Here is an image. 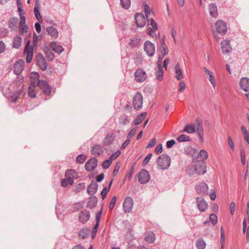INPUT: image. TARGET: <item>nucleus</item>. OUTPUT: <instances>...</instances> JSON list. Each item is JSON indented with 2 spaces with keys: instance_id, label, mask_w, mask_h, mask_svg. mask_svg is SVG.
Instances as JSON below:
<instances>
[{
  "instance_id": "obj_1",
  "label": "nucleus",
  "mask_w": 249,
  "mask_h": 249,
  "mask_svg": "<svg viewBox=\"0 0 249 249\" xmlns=\"http://www.w3.org/2000/svg\"><path fill=\"white\" fill-rule=\"evenodd\" d=\"M156 163L159 169L164 170L169 168L171 164V158L166 154H162L157 160Z\"/></svg>"
},
{
  "instance_id": "obj_2",
  "label": "nucleus",
  "mask_w": 249,
  "mask_h": 249,
  "mask_svg": "<svg viewBox=\"0 0 249 249\" xmlns=\"http://www.w3.org/2000/svg\"><path fill=\"white\" fill-rule=\"evenodd\" d=\"M34 46L30 45V41L28 40L25 46L24 53L26 55V62L30 63L33 59Z\"/></svg>"
},
{
  "instance_id": "obj_3",
  "label": "nucleus",
  "mask_w": 249,
  "mask_h": 249,
  "mask_svg": "<svg viewBox=\"0 0 249 249\" xmlns=\"http://www.w3.org/2000/svg\"><path fill=\"white\" fill-rule=\"evenodd\" d=\"M143 104V97L140 92H137L133 97V105L137 110L142 109Z\"/></svg>"
},
{
  "instance_id": "obj_4",
  "label": "nucleus",
  "mask_w": 249,
  "mask_h": 249,
  "mask_svg": "<svg viewBox=\"0 0 249 249\" xmlns=\"http://www.w3.org/2000/svg\"><path fill=\"white\" fill-rule=\"evenodd\" d=\"M147 77V74L142 69H138L134 73V79L138 83L143 82Z\"/></svg>"
},
{
  "instance_id": "obj_5",
  "label": "nucleus",
  "mask_w": 249,
  "mask_h": 249,
  "mask_svg": "<svg viewBox=\"0 0 249 249\" xmlns=\"http://www.w3.org/2000/svg\"><path fill=\"white\" fill-rule=\"evenodd\" d=\"M138 178L141 184H145L149 181L150 177L149 172L146 170L142 169L138 173Z\"/></svg>"
},
{
  "instance_id": "obj_6",
  "label": "nucleus",
  "mask_w": 249,
  "mask_h": 249,
  "mask_svg": "<svg viewBox=\"0 0 249 249\" xmlns=\"http://www.w3.org/2000/svg\"><path fill=\"white\" fill-rule=\"evenodd\" d=\"M206 164L203 161H197L195 162L194 169L198 175H203L206 172Z\"/></svg>"
},
{
  "instance_id": "obj_7",
  "label": "nucleus",
  "mask_w": 249,
  "mask_h": 249,
  "mask_svg": "<svg viewBox=\"0 0 249 249\" xmlns=\"http://www.w3.org/2000/svg\"><path fill=\"white\" fill-rule=\"evenodd\" d=\"M123 210L125 213H129L132 211L133 206V200L129 196L126 197L123 202Z\"/></svg>"
},
{
  "instance_id": "obj_8",
  "label": "nucleus",
  "mask_w": 249,
  "mask_h": 249,
  "mask_svg": "<svg viewBox=\"0 0 249 249\" xmlns=\"http://www.w3.org/2000/svg\"><path fill=\"white\" fill-rule=\"evenodd\" d=\"M144 50L146 54L150 57L153 56L155 53V45L150 41L147 40L144 44Z\"/></svg>"
},
{
  "instance_id": "obj_9",
  "label": "nucleus",
  "mask_w": 249,
  "mask_h": 249,
  "mask_svg": "<svg viewBox=\"0 0 249 249\" xmlns=\"http://www.w3.org/2000/svg\"><path fill=\"white\" fill-rule=\"evenodd\" d=\"M215 27L217 32L221 35L226 34L227 31L226 23L222 20H218L215 22Z\"/></svg>"
},
{
  "instance_id": "obj_10",
  "label": "nucleus",
  "mask_w": 249,
  "mask_h": 249,
  "mask_svg": "<svg viewBox=\"0 0 249 249\" xmlns=\"http://www.w3.org/2000/svg\"><path fill=\"white\" fill-rule=\"evenodd\" d=\"M196 206L197 209L201 212H205L208 208V205L204 199L201 197H197L196 198Z\"/></svg>"
},
{
  "instance_id": "obj_11",
  "label": "nucleus",
  "mask_w": 249,
  "mask_h": 249,
  "mask_svg": "<svg viewBox=\"0 0 249 249\" xmlns=\"http://www.w3.org/2000/svg\"><path fill=\"white\" fill-rule=\"evenodd\" d=\"M98 160L95 158L89 159L85 164V169L88 171H93L97 165Z\"/></svg>"
},
{
  "instance_id": "obj_12",
  "label": "nucleus",
  "mask_w": 249,
  "mask_h": 249,
  "mask_svg": "<svg viewBox=\"0 0 249 249\" xmlns=\"http://www.w3.org/2000/svg\"><path fill=\"white\" fill-rule=\"evenodd\" d=\"M90 216V215L89 212L87 210L85 209L80 212L78 215V219L81 223L85 224L89 221Z\"/></svg>"
},
{
  "instance_id": "obj_13",
  "label": "nucleus",
  "mask_w": 249,
  "mask_h": 249,
  "mask_svg": "<svg viewBox=\"0 0 249 249\" xmlns=\"http://www.w3.org/2000/svg\"><path fill=\"white\" fill-rule=\"evenodd\" d=\"M221 48L222 53L224 54H229L232 51L230 41L228 39L223 40L221 43Z\"/></svg>"
},
{
  "instance_id": "obj_14",
  "label": "nucleus",
  "mask_w": 249,
  "mask_h": 249,
  "mask_svg": "<svg viewBox=\"0 0 249 249\" xmlns=\"http://www.w3.org/2000/svg\"><path fill=\"white\" fill-rule=\"evenodd\" d=\"M196 190L198 194L206 195L208 193V186L205 182H200L196 186Z\"/></svg>"
},
{
  "instance_id": "obj_15",
  "label": "nucleus",
  "mask_w": 249,
  "mask_h": 249,
  "mask_svg": "<svg viewBox=\"0 0 249 249\" xmlns=\"http://www.w3.org/2000/svg\"><path fill=\"white\" fill-rule=\"evenodd\" d=\"M135 19L138 27L142 28L145 25V18L143 14L137 13L135 16Z\"/></svg>"
},
{
  "instance_id": "obj_16",
  "label": "nucleus",
  "mask_w": 249,
  "mask_h": 249,
  "mask_svg": "<svg viewBox=\"0 0 249 249\" xmlns=\"http://www.w3.org/2000/svg\"><path fill=\"white\" fill-rule=\"evenodd\" d=\"M37 86L40 88L42 91L49 94L51 92V89L49 84L44 80H39L37 82Z\"/></svg>"
},
{
  "instance_id": "obj_17",
  "label": "nucleus",
  "mask_w": 249,
  "mask_h": 249,
  "mask_svg": "<svg viewBox=\"0 0 249 249\" xmlns=\"http://www.w3.org/2000/svg\"><path fill=\"white\" fill-rule=\"evenodd\" d=\"M104 149L99 144L94 145L91 149V153L94 157H99L104 153Z\"/></svg>"
},
{
  "instance_id": "obj_18",
  "label": "nucleus",
  "mask_w": 249,
  "mask_h": 249,
  "mask_svg": "<svg viewBox=\"0 0 249 249\" xmlns=\"http://www.w3.org/2000/svg\"><path fill=\"white\" fill-rule=\"evenodd\" d=\"M36 61L40 69L42 71H45L47 67V63L41 54H38L36 56Z\"/></svg>"
},
{
  "instance_id": "obj_19",
  "label": "nucleus",
  "mask_w": 249,
  "mask_h": 249,
  "mask_svg": "<svg viewBox=\"0 0 249 249\" xmlns=\"http://www.w3.org/2000/svg\"><path fill=\"white\" fill-rule=\"evenodd\" d=\"M24 66V61L20 59H18L15 64L14 72L16 74H19L23 70Z\"/></svg>"
},
{
  "instance_id": "obj_20",
  "label": "nucleus",
  "mask_w": 249,
  "mask_h": 249,
  "mask_svg": "<svg viewBox=\"0 0 249 249\" xmlns=\"http://www.w3.org/2000/svg\"><path fill=\"white\" fill-rule=\"evenodd\" d=\"M240 88L245 92H249V78L242 77L239 82Z\"/></svg>"
},
{
  "instance_id": "obj_21",
  "label": "nucleus",
  "mask_w": 249,
  "mask_h": 249,
  "mask_svg": "<svg viewBox=\"0 0 249 249\" xmlns=\"http://www.w3.org/2000/svg\"><path fill=\"white\" fill-rule=\"evenodd\" d=\"M204 70L207 76V77H208L209 80L211 82V83L213 86V88L214 89L216 87V82H215V78L214 77L213 73L212 71H211L208 70L206 67H204Z\"/></svg>"
},
{
  "instance_id": "obj_22",
  "label": "nucleus",
  "mask_w": 249,
  "mask_h": 249,
  "mask_svg": "<svg viewBox=\"0 0 249 249\" xmlns=\"http://www.w3.org/2000/svg\"><path fill=\"white\" fill-rule=\"evenodd\" d=\"M98 186V184L92 181L87 188V192L89 195H93L95 194L97 192Z\"/></svg>"
},
{
  "instance_id": "obj_23",
  "label": "nucleus",
  "mask_w": 249,
  "mask_h": 249,
  "mask_svg": "<svg viewBox=\"0 0 249 249\" xmlns=\"http://www.w3.org/2000/svg\"><path fill=\"white\" fill-rule=\"evenodd\" d=\"M18 19L16 17L11 18L8 22L9 28L12 31H15L17 29V25L18 23Z\"/></svg>"
},
{
  "instance_id": "obj_24",
  "label": "nucleus",
  "mask_w": 249,
  "mask_h": 249,
  "mask_svg": "<svg viewBox=\"0 0 249 249\" xmlns=\"http://www.w3.org/2000/svg\"><path fill=\"white\" fill-rule=\"evenodd\" d=\"M46 31L53 38H56L58 36V32L57 29L53 26L48 27L46 28Z\"/></svg>"
},
{
  "instance_id": "obj_25",
  "label": "nucleus",
  "mask_w": 249,
  "mask_h": 249,
  "mask_svg": "<svg viewBox=\"0 0 249 249\" xmlns=\"http://www.w3.org/2000/svg\"><path fill=\"white\" fill-rule=\"evenodd\" d=\"M209 11L210 16L213 18H216L218 16V10L215 3H211L209 7Z\"/></svg>"
},
{
  "instance_id": "obj_26",
  "label": "nucleus",
  "mask_w": 249,
  "mask_h": 249,
  "mask_svg": "<svg viewBox=\"0 0 249 249\" xmlns=\"http://www.w3.org/2000/svg\"><path fill=\"white\" fill-rule=\"evenodd\" d=\"M51 49L58 54H60L64 51L63 48L60 45H58L56 42L53 41L50 44Z\"/></svg>"
},
{
  "instance_id": "obj_27",
  "label": "nucleus",
  "mask_w": 249,
  "mask_h": 249,
  "mask_svg": "<svg viewBox=\"0 0 249 249\" xmlns=\"http://www.w3.org/2000/svg\"><path fill=\"white\" fill-rule=\"evenodd\" d=\"M155 234L152 231H148L145 233L144 240L148 243H153L155 240Z\"/></svg>"
},
{
  "instance_id": "obj_28",
  "label": "nucleus",
  "mask_w": 249,
  "mask_h": 249,
  "mask_svg": "<svg viewBox=\"0 0 249 249\" xmlns=\"http://www.w3.org/2000/svg\"><path fill=\"white\" fill-rule=\"evenodd\" d=\"M97 201V198L95 196H90L89 197L87 207L89 209H93L96 206Z\"/></svg>"
},
{
  "instance_id": "obj_29",
  "label": "nucleus",
  "mask_w": 249,
  "mask_h": 249,
  "mask_svg": "<svg viewBox=\"0 0 249 249\" xmlns=\"http://www.w3.org/2000/svg\"><path fill=\"white\" fill-rule=\"evenodd\" d=\"M155 75L156 79L159 81H161L163 80V70L162 66H157L155 70Z\"/></svg>"
},
{
  "instance_id": "obj_30",
  "label": "nucleus",
  "mask_w": 249,
  "mask_h": 249,
  "mask_svg": "<svg viewBox=\"0 0 249 249\" xmlns=\"http://www.w3.org/2000/svg\"><path fill=\"white\" fill-rule=\"evenodd\" d=\"M141 39L138 36H135L130 39L128 43L129 46L132 48L138 47L140 43Z\"/></svg>"
},
{
  "instance_id": "obj_31",
  "label": "nucleus",
  "mask_w": 249,
  "mask_h": 249,
  "mask_svg": "<svg viewBox=\"0 0 249 249\" xmlns=\"http://www.w3.org/2000/svg\"><path fill=\"white\" fill-rule=\"evenodd\" d=\"M175 72L176 74V78L178 80H180L183 78L182 70L180 68V65L178 63L175 67Z\"/></svg>"
},
{
  "instance_id": "obj_32",
  "label": "nucleus",
  "mask_w": 249,
  "mask_h": 249,
  "mask_svg": "<svg viewBox=\"0 0 249 249\" xmlns=\"http://www.w3.org/2000/svg\"><path fill=\"white\" fill-rule=\"evenodd\" d=\"M19 29L21 33H27L28 30V27L26 25V18H21L19 22Z\"/></svg>"
},
{
  "instance_id": "obj_33",
  "label": "nucleus",
  "mask_w": 249,
  "mask_h": 249,
  "mask_svg": "<svg viewBox=\"0 0 249 249\" xmlns=\"http://www.w3.org/2000/svg\"><path fill=\"white\" fill-rule=\"evenodd\" d=\"M36 82L32 81L31 86L29 87L28 95L31 98H35L36 96V92L35 91Z\"/></svg>"
},
{
  "instance_id": "obj_34",
  "label": "nucleus",
  "mask_w": 249,
  "mask_h": 249,
  "mask_svg": "<svg viewBox=\"0 0 249 249\" xmlns=\"http://www.w3.org/2000/svg\"><path fill=\"white\" fill-rule=\"evenodd\" d=\"M74 183V180L71 177H66L61 180V185L63 187H66L68 185H71Z\"/></svg>"
},
{
  "instance_id": "obj_35",
  "label": "nucleus",
  "mask_w": 249,
  "mask_h": 249,
  "mask_svg": "<svg viewBox=\"0 0 249 249\" xmlns=\"http://www.w3.org/2000/svg\"><path fill=\"white\" fill-rule=\"evenodd\" d=\"M90 233V230L87 228H83L81 229L79 232V236L83 239L88 237Z\"/></svg>"
},
{
  "instance_id": "obj_36",
  "label": "nucleus",
  "mask_w": 249,
  "mask_h": 249,
  "mask_svg": "<svg viewBox=\"0 0 249 249\" xmlns=\"http://www.w3.org/2000/svg\"><path fill=\"white\" fill-rule=\"evenodd\" d=\"M146 112H142L139 114L136 118L134 120L133 123L134 125H138L141 124L142 121L144 119V118L146 116Z\"/></svg>"
},
{
  "instance_id": "obj_37",
  "label": "nucleus",
  "mask_w": 249,
  "mask_h": 249,
  "mask_svg": "<svg viewBox=\"0 0 249 249\" xmlns=\"http://www.w3.org/2000/svg\"><path fill=\"white\" fill-rule=\"evenodd\" d=\"M22 92V89H19L17 91H15L10 97L11 102L13 103H16L19 97L21 95Z\"/></svg>"
},
{
  "instance_id": "obj_38",
  "label": "nucleus",
  "mask_w": 249,
  "mask_h": 249,
  "mask_svg": "<svg viewBox=\"0 0 249 249\" xmlns=\"http://www.w3.org/2000/svg\"><path fill=\"white\" fill-rule=\"evenodd\" d=\"M182 132H186L190 134L196 132V126L195 124H186Z\"/></svg>"
},
{
  "instance_id": "obj_39",
  "label": "nucleus",
  "mask_w": 249,
  "mask_h": 249,
  "mask_svg": "<svg viewBox=\"0 0 249 249\" xmlns=\"http://www.w3.org/2000/svg\"><path fill=\"white\" fill-rule=\"evenodd\" d=\"M22 42L21 38L18 36H16L14 38L13 47L16 49H19L21 46Z\"/></svg>"
},
{
  "instance_id": "obj_40",
  "label": "nucleus",
  "mask_w": 249,
  "mask_h": 249,
  "mask_svg": "<svg viewBox=\"0 0 249 249\" xmlns=\"http://www.w3.org/2000/svg\"><path fill=\"white\" fill-rule=\"evenodd\" d=\"M206 245L205 242L202 238L198 239L196 242V247L197 249H205Z\"/></svg>"
},
{
  "instance_id": "obj_41",
  "label": "nucleus",
  "mask_w": 249,
  "mask_h": 249,
  "mask_svg": "<svg viewBox=\"0 0 249 249\" xmlns=\"http://www.w3.org/2000/svg\"><path fill=\"white\" fill-rule=\"evenodd\" d=\"M66 177H71L73 179L74 178H77V173L73 169H67L65 172Z\"/></svg>"
},
{
  "instance_id": "obj_42",
  "label": "nucleus",
  "mask_w": 249,
  "mask_h": 249,
  "mask_svg": "<svg viewBox=\"0 0 249 249\" xmlns=\"http://www.w3.org/2000/svg\"><path fill=\"white\" fill-rule=\"evenodd\" d=\"M120 4L122 8L124 9H128L131 5L130 0H120Z\"/></svg>"
},
{
  "instance_id": "obj_43",
  "label": "nucleus",
  "mask_w": 249,
  "mask_h": 249,
  "mask_svg": "<svg viewBox=\"0 0 249 249\" xmlns=\"http://www.w3.org/2000/svg\"><path fill=\"white\" fill-rule=\"evenodd\" d=\"M177 140L179 142H189L191 140L190 137L185 134L179 136Z\"/></svg>"
},
{
  "instance_id": "obj_44",
  "label": "nucleus",
  "mask_w": 249,
  "mask_h": 249,
  "mask_svg": "<svg viewBox=\"0 0 249 249\" xmlns=\"http://www.w3.org/2000/svg\"><path fill=\"white\" fill-rule=\"evenodd\" d=\"M113 139L112 136L111 135H107L106 136V137L104 139L103 142L104 144L108 145L112 143L113 142Z\"/></svg>"
},
{
  "instance_id": "obj_45",
  "label": "nucleus",
  "mask_w": 249,
  "mask_h": 249,
  "mask_svg": "<svg viewBox=\"0 0 249 249\" xmlns=\"http://www.w3.org/2000/svg\"><path fill=\"white\" fill-rule=\"evenodd\" d=\"M196 131L198 134H204V131L203 128V125L202 122H200L198 120H196Z\"/></svg>"
},
{
  "instance_id": "obj_46",
  "label": "nucleus",
  "mask_w": 249,
  "mask_h": 249,
  "mask_svg": "<svg viewBox=\"0 0 249 249\" xmlns=\"http://www.w3.org/2000/svg\"><path fill=\"white\" fill-rule=\"evenodd\" d=\"M129 122L130 119H129L128 117L127 116L124 115L120 118L119 123L124 125H125L128 124Z\"/></svg>"
},
{
  "instance_id": "obj_47",
  "label": "nucleus",
  "mask_w": 249,
  "mask_h": 249,
  "mask_svg": "<svg viewBox=\"0 0 249 249\" xmlns=\"http://www.w3.org/2000/svg\"><path fill=\"white\" fill-rule=\"evenodd\" d=\"M112 183V180L109 183L108 188H107V187H105L102 190V191L101 193V195L102 196L103 199H104L106 198V197L107 196V192L109 191V188L111 187Z\"/></svg>"
},
{
  "instance_id": "obj_48",
  "label": "nucleus",
  "mask_w": 249,
  "mask_h": 249,
  "mask_svg": "<svg viewBox=\"0 0 249 249\" xmlns=\"http://www.w3.org/2000/svg\"><path fill=\"white\" fill-rule=\"evenodd\" d=\"M135 166H136L135 163H133L131 165L128 173L126 175V178H127L129 180H130L131 179L132 176L133 174V172H134L135 168Z\"/></svg>"
},
{
  "instance_id": "obj_49",
  "label": "nucleus",
  "mask_w": 249,
  "mask_h": 249,
  "mask_svg": "<svg viewBox=\"0 0 249 249\" xmlns=\"http://www.w3.org/2000/svg\"><path fill=\"white\" fill-rule=\"evenodd\" d=\"M34 10L35 15L36 19L38 20V21L39 22H42V19L41 16L40 14L38 8L35 6L34 7Z\"/></svg>"
},
{
  "instance_id": "obj_50",
  "label": "nucleus",
  "mask_w": 249,
  "mask_h": 249,
  "mask_svg": "<svg viewBox=\"0 0 249 249\" xmlns=\"http://www.w3.org/2000/svg\"><path fill=\"white\" fill-rule=\"evenodd\" d=\"M208 157V154L207 151L205 150L202 149L199 152V157L203 160H206Z\"/></svg>"
},
{
  "instance_id": "obj_51",
  "label": "nucleus",
  "mask_w": 249,
  "mask_h": 249,
  "mask_svg": "<svg viewBox=\"0 0 249 249\" xmlns=\"http://www.w3.org/2000/svg\"><path fill=\"white\" fill-rule=\"evenodd\" d=\"M86 159V157L83 154L78 155L76 159L77 162L83 163Z\"/></svg>"
},
{
  "instance_id": "obj_52",
  "label": "nucleus",
  "mask_w": 249,
  "mask_h": 249,
  "mask_svg": "<svg viewBox=\"0 0 249 249\" xmlns=\"http://www.w3.org/2000/svg\"><path fill=\"white\" fill-rule=\"evenodd\" d=\"M161 47H162L163 50V56H165L168 53V49L166 46L165 45L164 41L163 40L161 41Z\"/></svg>"
},
{
  "instance_id": "obj_53",
  "label": "nucleus",
  "mask_w": 249,
  "mask_h": 249,
  "mask_svg": "<svg viewBox=\"0 0 249 249\" xmlns=\"http://www.w3.org/2000/svg\"><path fill=\"white\" fill-rule=\"evenodd\" d=\"M209 219H210V221L212 223H213V225L216 224L217 222V216L214 213H212L211 214H210Z\"/></svg>"
},
{
  "instance_id": "obj_54",
  "label": "nucleus",
  "mask_w": 249,
  "mask_h": 249,
  "mask_svg": "<svg viewBox=\"0 0 249 249\" xmlns=\"http://www.w3.org/2000/svg\"><path fill=\"white\" fill-rule=\"evenodd\" d=\"M137 128H138L137 127H135L133 128L130 131L129 133L128 134L127 136V138H128L129 140L131 138H132L134 136V135L135 134V133H136V132L137 131Z\"/></svg>"
},
{
  "instance_id": "obj_55",
  "label": "nucleus",
  "mask_w": 249,
  "mask_h": 249,
  "mask_svg": "<svg viewBox=\"0 0 249 249\" xmlns=\"http://www.w3.org/2000/svg\"><path fill=\"white\" fill-rule=\"evenodd\" d=\"M18 11L20 19H21L22 17H23V18H26V17L23 15V14L25 13L23 11L22 5H18Z\"/></svg>"
},
{
  "instance_id": "obj_56",
  "label": "nucleus",
  "mask_w": 249,
  "mask_h": 249,
  "mask_svg": "<svg viewBox=\"0 0 249 249\" xmlns=\"http://www.w3.org/2000/svg\"><path fill=\"white\" fill-rule=\"evenodd\" d=\"M85 187V183L83 182L78 183L76 186L75 191L77 192H80L82 190H83Z\"/></svg>"
},
{
  "instance_id": "obj_57",
  "label": "nucleus",
  "mask_w": 249,
  "mask_h": 249,
  "mask_svg": "<svg viewBox=\"0 0 249 249\" xmlns=\"http://www.w3.org/2000/svg\"><path fill=\"white\" fill-rule=\"evenodd\" d=\"M179 89H178V92H183L186 88L185 83L183 81H180L178 84Z\"/></svg>"
},
{
  "instance_id": "obj_58",
  "label": "nucleus",
  "mask_w": 249,
  "mask_h": 249,
  "mask_svg": "<svg viewBox=\"0 0 249 249\" xmlns=\"http://www.w3.org/2000/svg\"><path fill=\"white\" fill-rule=\"evenodd\" d=\"M120 154H121V151H119V150H118L115 153H114V154H112L110 156L109 159L110 160H111V161H112V160H115L116 159H117L119 156V155Z\"/></svg>"
},
{
  "instance_id": "obj_59",
  "label": "nucleus",
  "mask_w": 249,
  "mask_h": 249,
  "mask_svg": "<svg viewBox=\"0 0 249 249\" xmlns=\"http://www.w3.org/2000/svg\"><path fill=\"white\" fill-rule=\"evenodd\" d=\"M152 157V153L148 154L146 156V157L144 158V159L143 160V162H142V165L143 166H145L146 164H147Z\"/></svg>"
},
{
  "instance_id": "obj_60",
  "label": "nucleus",
  "mask_w": 249,
  "mask_h": 249,
  "mask_svg": "<svg viewBox=\"0 0 249 249\" xmlns=\"http://www.w3.org/2000/svg\"><path fill=\"white\" fill-rule=\"evenodd\" d=\"M112 161L109 159L105 160L102 164V167L104 169L108 168L111 165Z\"/></svg>"
},
{
  "instance_id": "obj_61",
  "label": "nucleus",
  "mask_w": 249,
  "mask_h": 249,
  "mask_svg": "<svg viewBox=\"0 0 249 249\" xmlns=\"http://www.w3.org/2000/svg\"><path fill=\"white\" fill-rule=\"evenodd\" d=\"M228 144H229V146L230 147L232 151H234L235 149L234 143L230 136H229L228 137Z\"/></svg>"
},
{
  "instance_id": "obj_62",
  "label": "nucleus",
  "mask_w": 249,
  "mask_h": 249,
  "mask_svg": "<svg viewBox=\"0 0 249 249\" xmlns=\"http://www.w3.org/2000/svg\"><path fill=\"white\" fill-rule=\"evenodd\" d=\"M116 196H114L112 198L111 201L110 202V204L109 205V208L110 210H112L114 208V206L116 203Z\"/></svg>"
},
{
  "instance_id": "obj_63",
  "label": "nucleus",
  "mask_w": 249,
  "mask_h": 249,
  "mask_svg": "<svg viewBox=\"0 0 249 249\" xmlns=\"http://www.w3.org/2000/svg\"><path fill=\"white\" fill-rule=\"evenodd\" d=\"M156 31V30H154L152 28L149 27L148 29L147 33L149 36H150L152 37L156 38L157 37L156 34L155 33Z\"/></svg>"
},
{
  "instance_id": "obj_64",
  "label": "nucleus",
  "mask_w": 249,
  "mask_h": 249,
  "mask_svg": "<svg viewBox=\"0 0 249 249\" xmlns=\"http://www.w3.org/2000/svg\"><path fill=\"white\" fill-rule=\"evenodd\" d=\"M150 25L152 27L153 29L157 30L158 28V24L153 18L150 19Z\"/></svg>"
}]
</instances>
